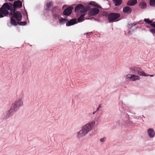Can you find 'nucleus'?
<instances>
[{
  "label": "nucleus",
  "instance_id": "20",
  "mask_svg": "<svg viewBox=\"0 0 155 155\" xmlns=\"http://www.w3.org/2000/svg\"><path fill=\"white\" fill-rule=\"evenodd\" d=\"M140 7L142 9H144L146 8L147 5L144 2H142L139 4Z\"/></svg>",
  "mask_w": 155,
  "mask_h": 155
},
{
  "label": "nucleus",
  "instance_id": "26",
  "mask_svg": "<svg viewBox=\"0 0 155 155\" xmlns=\"http://www.w3.org/2000/svg\"><path fill=\"white\" fill-rule=\"evenodd\" d=\"M18 24L20 25H26L27 24V22L26 21H22L20 22H17Z\"/></svg>",
  "mask_w": 155,
  "mask_h": 155
},
{
  "label": "nucleus",
  "instance_id": "4",
  "mask_svg": "<svg viewBox=\"0 0 155 155\" xmlns=\"http://www.w3.org/2000/svg\"><path fill=\"white\" fill-rule=\"evenodd\" d=\"M120 15L119 13H111L108 16V20L110 22H112L115 19L119 18Z\"/></svg>",
  "mask_w": 155,
  "mask_h": 155
},
{
  "label": "nucleus",
  "instance_id": "12",
  "mask_svg": "<svg viewBox=\"0 0 155 155\" xmlns=\"http://www.w3.org/2000/svg\"><path fill=\"white\" fill-rule=\"evenodd\" d=\"M13 6L14 8L17 7L21 8L22 6L21 2L20 1L15 2L14 3Z\"/></svg>",
  "mask_w": 155,
  "mask_h": 155
},
{
  "label": "nucleus",
  "instance_id": "7",
  "mask_svg": "<svg viewBox=\"0 0 155 155\" xmlns=\"http://www.w3.org/2000/svg\"><path fill=\"white\" fill-rule=\"evenodd\" d=\"M16 110L11 106L10 109L7 112L6 116L4 117L5 119L7 118L12 116Z\"/></svg>",
  "mask_w": 155,
  "mask_h": 155
},
{
  "label": "nucleus",
  "instance_id": "16",
  "mask_svg": "<svg viewBox=\"0 0 155 155\" xmlns=\"http://www.w3.org/2000/svg\"><path fill=\"white\" fill-rule=\"evenodd\" d=\"M129 69L131 71L135 72H138V71H140L141 70V68L140 67L134 66L130 67Z\"/></svg>",
  "mask_w": 155,
  "mask_h": 155
},
{
  "label": "nucleus",
  "instance_id": "37",
  "mask_svg": "<svg viewBox=\"0 0 155 155\" xmlns=\"http://www.w3.org/2000/svg\"><path fill=\"white\" fill-rule=\"evenodd\" d=\"M97 111H94L93 112V114H94L95 113L97 112Z\"/></svg>",
  "mask_w": 155,
  "mask_h": 155
},
{
  "label": "nucleus",
  "instance_id": "31",
  "mask_svg": "<svg viewBox=\"0 0 155 155\" xmlns=\"http://www.w3.org/2000/svg\"><path fill=\"white\" fill-rule=\"evenodd\" d=\"M106 140L105 137H104L103 138H101L100 139V141L101 142H104Z\"/></svg>",
  "mask_w": 155,
  "mask_h": 155
},
{
  "label": "nucleus",
  "instance_id": "18",
  "mask_svg": "<svg viewBox=\"0 0 155 155\" xmlns=\"http://www.w3.org/2000/svg\"><path fill=\"white\" fill-rule=\"evenodd\" d=\"M84 8V6L81 4L77 5L75 8V12L78 11L80 9H82Z\"/></svg>",
  "mask_w": 155,
  "mask_h": 155
},
{
  "label": "nucleus",
  "instance_id": "9",
  "mask_svg": "<svg viewBox=\"0 0 155 155\" xmlns=\"http://www.w3.org/2000/svg\"><path fill=\"white\" fill-rule=\"evenodd\" d=\"M73 8L72 7H69L65 9L63 12V14L65 15H68L71 14Z\"/></svg>",
  "mask_w": 155,
  "mask_h": 155
},
{
  "label": "nucleus",
  "instance_id": "36",
  "mask_svg": "<svg viewBox=\"0 0 155 155\" xmlns=\"http://www.w3.org/2000/svg\"><path fill=\"white\" fill-rule=\"evenodd\" d=\"M136 25V24H135L134 23L133 24H132L131 25V28L133 26H134Z\"/></svg>",
  "mask_w": 155,
  "mask_h": 155
},
{
  "label": "nucleus",
  "instance_id": "21",
  "mask_svg": "<svg viewBox=\"0 0 155 155\" xmlns=\"http://www.w3.org/2000/svg\"><path fill=\"white\" fill-rule=\"evenodd\" d=\"M115 5L118 6L120 5L122 3V0H113Z\"/></svg>",
  "mask_w": 155,
  "mask_h": 155
},
{
  "label": "nucleus",
  "instance_id": "10",
  "mask_svg": "<svg viewBox=\"0 0 155 155\" xmlns=\"http://www.w3.org/2000/svg\"><path fill=\"white\" fill-rule=\"evenodd\" d=\"M87 133L82 128L81 130L79 131L77 134V136L79 138H81L84 136Z\"/></svg>",
  "mask_w": 155,
  "mask_h": 155
},
{
  "label": "nucleus",
  "instance_id": "15",
  "mask_svg": "<svg viewBox=\"0 0 155 155\" xmlns=\"http://www.w3.org/2000/svg\"><path fill=\"white\" fill-rule=\"evenodd\" d=\"M137 2V0H130L128 2L127 4L129 6H132L135 5Z\"/></svg>",
  "mask_w": 155,
  "mask_h": 155
},
{
  "label": "nucleus",
  "instance_id": "8",
  "mask_svg": "<svg viewBox=\"0 0 155 155\" xmlns=\"http://www.w3.org/2000/svg\"><path fill=\"white\" fill-rule=\"evenodd\" d=\"M99 12V10L96 8L91 9L88 12V15L90 16H94L97 15Z\"/></svg>",
  "mask_w": 155,
  "mask_h": 155
},
{
  "label": "nucleus",
  "instance_id": "6",
  "mask_svg": "<svg viewBox=\"0 0 155 155\" xmlns=\"http://www.w3.org/2000/svg\"><path fill=\"white\" fill-rule=\"evenodd\" d=\"M95 124V122H92L86 124L83 126L82 128L84 129L87 133L90 131L92 129L93 126Z\"/></svg>",
  "mask_w": 155,
  "mask_h": 155
},
{
  "label": "nucleus",
  "instance_id": "19",
  "mask_svg": "<svg viewBox=\"0 0 155 155\" xmlns=\"http://www.w3.org/2000/svg\"><path fill=\"white\" fill-rule=\"evenodd\" d=\"M14 18L12 17H11L10 23L12 25L15 26L17 25L18 23L17 22H16V21Z\"/></svg>",
  "mask_w": 155,
  "mask_h": 155
},
{
  "label": "nucleus",
  "instance_id": "13",
  "mask_svg": "<svg viewBox=\"0 0 155 155\" xmlns=\"http://www.w3.org/2000/svg\"><path fill=\"white\" fill-rule=\"evenodd\" d=\"M147 133L150 138L153 137L155 135V132L154 130L151 128L148 129L147 130Z\"/></svg>",
  "mask_w": 155,
  "mask_h": 155
},
{
  "label": "nucleus",
  "instance_id": "11",
  "mask_svg": "<svg viewBox=\"0 0 155 155\" xmlns=\"http://www.w3.org/2000/svg\"><path fill=\"white\" fill-rule=\"evenodd\" d=\"M77 23L76 19V18L72 19L68 22L66 25L67 26H70L73 25Z\"/></svg>",
  "mask_w": 155,
  "mask_h": 155
},
{
  "label": "nucleus",
  "instance_id": "29",
  "mask_svg": "<svg viewBox=\"0 0 155 155\" xmlns=\"http://www.w3.org/2000/svg\"><path fill=\"white\" fill-rule=\"evenodd\" d=\"M144 21L145 22L147 23L148 24H150V25L152 22V21L149 20L147 19H145Z\"/></svg>",
  "mask_w": 155,
  "mask_h": 155
},
{
  "label": "nucleus",
  "instance_id": "32",
  "mask_svg": "<svg viewBox=\"0 0 155 155\" xmlns=\"http://www.w3.org/2000/svg\"><path fill=\"white\" fill-rule=\"evenodd\" d=\"M150 25L153 26L154 28H155V22H152L150 24Z\"/></svg>",
  "mask_w": 155,
  "mask_h": 155
},
{
  "label": "nucleus",
  "instance_id": "30",
  "mask_svg": "<svg viewBox=\"0 0 155 155\" xmlns=\"http://www.w3.org/2000/svg\"><path fill=\"white\" fill-rule=\"evenodd\" d=\"M133 76V74H128L126 75L127 78L130 79L131 80Z\"/></svg>",
  "mask_w": 155,
  "mask_h": 155
},
{
  "label": "nucleus",
  "instance_id": "1",
  "mask_svg": "<svg viewBox=\"0 0 155 155\" xmlns=\"http://www.w3.org/2000/svg\"><path fill=\"white\" fill-rule=\"evenodd\" d=\"M10 7L7 3H5L0 8V18L4 17L3 15H6L8 14L7 10H10Z\"/></svg>",
  "mask_w": 155,
  "mask_h": 155
},
{
  "label": "nucleus",
  "instance_id": "2",
  "mask_svg": "<svg viewBox=\"0 0 155 155\" xmlns=\"http://www.w3.org/2000/svg\"><path fill=\"white\" fill-rule=\"evenodd\" d=\"M10 10L12 12L10 13V15H12L13 17L15 18L17 21H21L22 18V15L21 13L19 11L15 12L14 9L13 11H12V9L11 8Z\"/></svg>",
  "mask_w": 155,
  "mask_h": 155
},
{
  "label": "nucleus",
  "instance_id": "25",
  "mask_svg": "<svg viewBox=\"0 0 155 155\" xmlns=\"http://www.w3.org/2000/svg\"><path fill=\"white\" fill-rule=\"evenodd\" d=\"M47 7L48 8H49L53 6V3L51 2H48L47 3Z\"/></svg>",
  "mask_w": 155,
  "mask_h": 155
},
{
  "label": "nucleus",
  "instance_id": "17",
  "mask_svg": "<svg viewBox=\"0 0 155 155\" xmlns=\"http://www.w3.org/2000/svg\"><path fill=\"white\" fill-rule=\"evenodd\" d=\"M89 4L91 5L97 7L98 8H101V6L100 5H98L97 3H96L95 2L91 1L89 3Z\"/></svg>",
  "mask_w": 155,
  "mask_h": 155
},
{
  "label": "nucleus",
  "instance_id": "27",
  "mask_svg": "<svg viewBox=\"0 0 155 155\" xmlns=\"http://www.w3.org/2000/svg\"><path fill=\"white\" fill-rule=\"evenodd\" d=\"M150 4L151 6H155V0H150Z\"/></svg>",
  "mask_w": 155,
  "mask_h": 155
},
{
  "label": "nucleus",
  "instance_id": "23",
  "mask_svg": "<svg viewBox=\"0 0 155 155\" xmlns=\"http://www.w3.org/2000/svg\"><path fill=\"white\" fill-rule=\"evenodd\" d=\"M85 15L84 13L82 14L78 19V21L79 22H81L83 19L84 18V16Z\"/></svg>",
  "mask_w": 155,
  "mask_h": 155
},
{
  "label": "nucleus",
  "instance_id": "22",
  "mask_svg": "<svg viewBox=\"0 0 155 155\" xmlns=\"http://www.w3.org/2000/svg\"><path fill=\"white\" fill-rule=\"evenodd\" d=\"M140 78V77L139 76L133 74V76L131 80L133 81H135L137 80H139Z\"/></svg>",
  "mask_w": 155,
  "mask_h": 155
},
{
  "label": "nucleus",
  "instance_id": "28",
  "mask_svg": "<svg viewBox=\"0 0 155 155\" xmlns=\"http://www.w3.org/2000/svg\"><path fill=\"white\" fill-rule=\"evenodd\" d=\"M67 19L65 18H62L60 19L59 22L61 23H63L65 21H67Z\"/></svg>",
  "mask_w": 155,
  "mask_h": 155
},
{
  "label": "nucleus",
  "instance_id": "33",
  "mask_svg": "<svg viewBox=\"0 0 155 155\" xmlns=\"http://www.w3.org/2000/svg\"><path fill=\"white\" fill-rule=\"evenodd\" d=\"M102 107V105L101 104H100L99 105V107H98L97 108V110H96V111H98V110H99V109L101 108Z\"/></svg>",
  "mask_w": 155,
  "mask_h": 155
},
{
  "label": "nucleus",
  "instance_id": "3",
  "mask_svg": "<svg viewBox=\"0 0 155 155\" xmlns=\"http://www.w3.org/2000/svg\"><path fill=\"white\" fill-rule=\"evenodd\" d=\"M23 104V102L21 98H18L12 105V107L15 110H17L19 107Z\"/></svg>",
  "mask_w": 155,
  "mask_h": 155
},
{
  "label": "nucleus",
  "instance_id": "5",
  "mask_svg": "<svg viewBox=\"0 0 155 155\" xmlns=\"http://www.w3.org/2000/svg\"><path fill=\"white\" fill-rule=\"evenodd\" d=\"M52 12L53 18L56 19H58L59 18V9L58 6H54L53 8Z\"/></svg>",
  "mask_w": 155,
  "mask_h": 155
},
{
  "label": "nucleus",
  "instance_id": "35",
  "mask_svg": "<svg viewBox=\"0 0 155 155\" xmlns=\"http://www.w3.org/2000/svg\"><path fill=\"white\" fill-rule=\"evenodd\" d=\"M150 76V77H153L154 76V75H149V74H146V76Z\"/></svg>",
  "mask_w": 155,
  "mask_h": 155
},
{
  "label": "nucleus",
  "instance_id": "24",
  "mask_svg": "<svg viewBox=\"0 0 155 155\" xmlns=\"http://www.w3.org/2000/svg\"><path fill=\"white\" fill-rule=\"evenodd\" d=\"M137 74L140 76H146V74L143 71H138Z\"/></svg>",
  "mask_w": 155,
  "mask_h": 155
},
{
  "label": "nucleus",
  "instance_id": "14",
  "mask_svg": "<svg viewBox=\"0 0 155 155\" xmlns=\"http://www.w3.org/2000/svg\"><path fill=\"white\" fill-rule=\"evenodd\" d=\"M131 11V8L128 6L125 7L123 8V12L125 13L130 14Z\"/></svg>",
  "mask_w": 155,
  "mask_h": 155
},
{
  "label": "nucleus",
  "instance_id": "34",
  "mask_svg": "<svg viewBox=\"0 0 155 155\" xmlns=\"http://www.w3.org/2000/svg\"><path fill=\"white\" fill-rule=\"evenodd\" d=\"M150 31L153 34L155 33V29H152L150 30Z\"/></svg>",
  "mask_w": 155,
  "mask_h": 155
}]
</instances>
